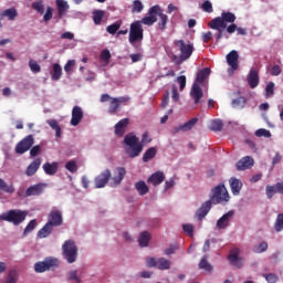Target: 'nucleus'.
I'll return each instance as SVG.
<instances>
[{"label":"nucleus","mask_w":283,"mask_h":283,"mask_svg":"<svg viewBox=\"0 0 283 283\" xmlns=\"http://www.w3.org/2000/svg\"><path fill=\"white\" fill-rule=\"evenodd\" d=\"M227 23H235V14L231 12H222L221 17H217L212 19L208 27L210 30H217L216 42L218 43L220 39L226 36V39H229V35L224 34V30H227Z\"/></svg>","instance_id":"f257e3e1"},{"label":"nucleus","mask_w":283,"mask_h":283,"mask_svg":"<svg viewBox=\"0 0 283 283\" xmlns=\"http://www.w3.org/2000/svg\"><path fill=\"white\" fill-rule=\"evenodd\" d=\"M159 17V21H158ZM158 21V28L161 32L167 30V23L169 22V17L163 12V8L160 6L155 4L149 8L148 15L142 19V23L144 25H154Z\"/></svg>","instance_id":"f03ea898"},{"label":"nucleus","mask_w":283,"mask_h":283,"mask_svg":"<svg viewBox=\"0 0 283 283\" xmlns=\"http://www.w3.org/2000/svg\"><path fill=\"white\" fill-rule=\"evenodd\" d=\"M63 224V212L61 210H51L48 214V222L39 230L38 237L48 238L54 228L62 227Z\"/></svg>","instance_id":"7ed1b4c3"},{"label":"nucleus","mask_w":283,"mask_h":283,"mask_svg":"<svg viewBox=\"0 0 283 283\" xmlns=\"http://www.w3.org/2000/svg\"><path fill=\"white\" fill-rule=\"evenodd\" d=\"M209 74H211V69L209 67H205L197 73L196 82L190 91V96L193 98L195 105H198L202 96H205V92H202L200 85H205V80L209 78Z\"/></svg>","instance_id":"20e7f679"},{"label":"nucleus","mask_w":283,"mask_h":283,"mask_svg":"<svg viewBox=\"0 0 283 283\" xmlns=\"http://www.w3.org/2000/svg\"><path fill=\"white\" fill-rule=\"evenodd\" d=\"M124 143L128 146L126 148V154L129 158H136L143 154V144H140V139L133 133H129L124 137Z\"/></svg>","instance_id":"39448f33"},{"label":"nucleus","mask_w":283,"mask_h":283,"mask_svg":"<svg viewBox=\"0 0 283 283\" xmlns=\"http://www.w3.org/2000/svg\"><path fill=\"white\" fill-rule=\"evenodd\" d=\"M25 218H28V213L21 209H11L0 214V220L3 222H9L14 227H19V224L25 222Z\"/></svg>","instance_id":"423d86ee"},{"label":"nucleus","mask_w":283,"mask_h":283,"mask_svg":"<svg viewBox=\"0 0 283 283\" xmlns=\"http://www.w3.org/2000/svg\"><path fill=\"white\" fill-rule=\"evenodd\" d=\"M62 255L66 260L67 264H74L78 258V247L74 240H66L62 244Z\"/></svg>","instance_id":"0eeeda50"},{"label":"nucleus","mask_w":283,"mask_h":283,"mask_svg":"<svg viewBox=\"0 0 283 283\" xmlns=\"http://www.w3.org/2000/svg\"><path fill=\"white\" fill-rule=\"evenodd\" d=\"M211 193L210 200H208L211 205H226V202L231 200L229 191H227V187H224V185H218L211 190Z\"/></svg>","instance_id":"6e6552de"},{"label":"nucleus","mask_w":283,"mask_h":283,"mask_svg":"<svg viewBox=\"0 0 283 283\" xmlns=\"http://www.w3.org/2000/svg\"><path fill=\"white\" fill-rule=\"evenodd\" d=\"M59 259L56 258H45L43 261H39L34 264L35 273H45L46 271H54V269H59Z\"/></svg>","instance_id":"1a4fd4ad"},{"label":"nucleus","mask_w":283,"mask_h":283,"mask_svg":"<svg viewBox=\"0 0 283 283\" xmlns=\"http://www.w3.org/2000/svg\"><path fill=\"white\" fill-rule=\"evenodd\" d=\"M145 35L143 30V20L133 22L130 24L128 38L130 45H134V43H138V41H143Z\"/></svg>","instance_id":"9d476101"},{"label":"nucleus","mask_w":283,"mask_h":283,"mask_svg":"<svg viewBox=\"0 0 283 283\" xmlns=\"http://www.w3.org/2000/svg\"><path fill=\"white\" fill-rule=\"evenodd\" d=\"M176 48H178L180 54H179V61L180 63H185V61H188V59H191V54H193V44L191 43H185L184 40H176L175 41Z\"/></svg>","instance_id":"9b49d317"},{"label":"nucleus","mask_w":283,"mask_h":283,"mask_svg":"<svg viewBox=\"0 0 283 283\" xmlns=\"http://www.w3.org/2000/svg\"><path fill=\"white\" fill-rule=\"evenodd\" d=\"M226 59L228 65L230 66V69H228V74L231 75L235 70H238V67H240V54H238V51L232 50L227 54Z\"/></svg>","instance_id":"f8f14e48"},{"label":"nucleus","mask_w":283,"mask_h":283,"mask_svg":"<svg viewBox=\"0 0 283 283\" xmlns=\"http://www.w3.org/2000/svg\"><path fill=\"white\" fill-rule=\"evenodd\" d=\"M32 145H34V136L28 135L17 144L15 154H25V151H29L31 149Z\"/></svg>","instance_id":"ddd939ff"},{"label":"nucleus","mask_w":283,"mask_h":283,"mask_svg":"<svg viewBox=\"0 0 283 283\" xmlns=\"http://www.w3.org/2000/svg\"><path fill=\"white\" fill-rule=\"evenodd\" d=\"M112 180V170L105 169L94 179L95 189H103L107 187V182Z\"/></svg>","instance_id":"4468645a"},{"label":"nucleus","mask_w":283,"mask_h":283,"mask_svg":"<svg viewBox=\"0 0 283 283\" xmlns=\"http://www.w3.org/2000/svg\"><path fill=\"white\" fill-rule=\"evenodd\" d=\"M46 188L48 184H35L25 190V197L30 198L32 196H41V193H43V191H45Z\"/></svg>","instance_id":"2eb2a0df"},{"label":"nucleus","mask_w":283,"mask_h":283,"mask_svg":"<svg viewBox=\"0 0 283 283\" xmlns=\"http://www.w3.org/2000/svg\"><path fill=\"white\" fill-rule=\"evenodd\" d=\"M81 120H83V108L81 106H74L72 109L71 125L76 127L81 125Z\"/></svg>","instance_id":"dca6fc26"},{"label":"nucleus","mask_w":283,"mask_h":283,"mask_svg":"<svg viewBox=\"0 0 283 283\" xmlns=\"http://www.w3.org/2000/svg\"><path fill=\"white\" fill-rule=\"evenodd\" d=\"M253 165V158H251L250 156H245L237 163L235 167L238 171H247V169H251Z\"/></svg>","instance_id":"f3484780"},{"label":"nucleus","mask_w":283,"mask_h":283,"mask_svg":"<svg viewBox=\"0 0 283 283\" xmlns=\"http://www.w3.org/2000/svg\"><path fill=\"white\" fill-rule=\"evenodd\" d=\"M248 83L251 87V90H255L258 85H260V73H258V70L251 69L248 74Z\"/></svg>","instance_id":"a211bd4d"},{"label":"nucleus","mask_w":283,"mask_h":283,"mask_svg":"<svg viewBox=\"0 0 283 283\" xmlns=\"http://www.w3.org/2000/svg\"><path fill=\"white\" fill-rule=\"evenodd\" d=\"M212 205L213 203H211L209 200L201 205V207L196 212L198 220H205V218H207V214L209 211H211Z\"/></svg>","instance_id":"6ab92c4d"},{"label":"nucleus","mask_w":283,"mask_h":283,"mask_svg":"<svg viewBox=\"0 0 283 283\" xmlns=\"http://www.w3.org/2000/svg\"><path fill=\"white\" fill-rule=\"evenodd\" d=\"M126 174H127V170H125L124 167L115 168L114 176L112 178L115 187H118V185H120V182H123V180L125 179Z\"/></svg>","instance_id":"aec40b11"},{"label":"nucleus","mask_w":283,"mask_h":283,"mask_svg":"<svg viewBox=\"0 0 283 283\" xmlns=\"http://www.w3.org/2000/svg\"><path fill=\"white\" fill-rule=\"evenodd\" d=\"M56 8H57V21L63 19L65 14H67V10H70V4L65 0H55Z\"/></svg>","instance_id":"412c9836"},{"label":"nucleus","mask_w":283,"mask_h":283,"mask_svg":"<svg viewBox=\"0 0 283 283\" xmlns=\"http://www.w3.org/2000/svg\"><path fill=\"white\" fill-rule=\"evenodd\" d=\"M275 189H276V192H275ZM265 193H266L269 200H271V198H273V196H275V193L283 195V182H277L274 186H266Z\"/></svg>","instance_id":"4be33fe9"},{"label":"nucleus","mask_w":283,"mask_h":283,"mask_svg":"<svg viewBox=\"0 0 283 283\" xmlns=\"http://www.w3.org/2000/svg\"><path fill=\"white\" fill-rule=\"evenodd\" d=\"M148 182H150V185H153L154 187H158V185H163V182H165V172L163 171L154 172L148 178Z\"/></svg>","instance_id":"5701e85b"},{"label":"nucleus","mask_w":283,"mask_h":283,"mask_svg":"<svg viewBox=\"0 0 283 283\" xmlns=\"http://www.w3.org/2000/svg\"><path fill=\"white\" fill-rule=\"evenodd\" d=\"M229 184L233 196H240V191H242V181L235 177H232L229 179Z\"/></svg>","instance_id":"b1692460"},{"label":"nucleus","mask_w":283,"mask_h":283,"mask_svg":"<svg viewBox=\"0 0 283 283\" xmlns=\"http://www.w3.org/2000/svg\"><path fill=\"white\" fill-rule=\"evenodd\" d=\"M234 214L233 210L228 211L226 214H223L218 221L217 227L218 229H227L229 227V222L231 220V217Z\"/></svg>","instance_id":"393cba45"},{"label":"nucleus","mask_w":283,"mask_h":283,"mask_svg":"<svg viewBox=\"0 0 283 283\" xmlns=\"http://www.w3.org/2000/svg\"><path fill=\"white\" fill-rule=\"evenodd\" d=\"M196 123H198V117H193L185 124L176 126L175 132H191V128L196 127Z\"/></svg>","instance_id":"a878e982"},{"label":"nucleus","mask_w":283,"mask_h":283,"mask_svg":"<svg viewBox=\"0 0 283 283\" xmlns=\"http://www.w3.org/2000/svg\"><path fill=\"white\" fill-rule=\"evenodd\" d=\"M129 125V118H123L115 125V134L116 136H125V127Z\"/></svg>","instance_id":"bb28decb"},{"label":"nucleus","mask_w":283,"mask_h":283,"mask_svg":"<svg viewBox=\"0 0 283 283\" xmlns=\"http://www.w3.org/2000/svg\"><path fill=\"white\" fill-rule=\"evenodd\" d=\"M39 167H41V158H35L27 168V176H34L36 171H39Z\"/></svg>","instance_id":"cd10ccee"},{"label":"nucleus","mask_w":283,"mask_h":283,"mask_svg":"<svg viewBox=\"0 0 283 283\" xmlns=\"http://www.w3.org/2000/svg\"><path fill=\"white\" fill-rule=\"evenodd\" d=\"M43 169H44V174H46V176H54V174H56L59 171V164L45 163L43 165Z\"/></svg>","instance_id":"c85d7f7f"},{"label":"nucleus","mask_w":283,"mask_h":283,"mask_svg":"<svg viewBox=\"0 0 283 283\" xmlns=\"http://www.w3.org/2000/svg\"><path fill=\"white\" fill-rule=\"evenodd\" d=\"M0 15H1V19L7 17V19L9 21H14L15 17H19V12L17 11V9L11 8V9H6L4 11H2L0 13Z\"/></svg>","instance_id":"c756f323"},{"label":"nucleus","mask_w":283,"mask_h":283,"mask_svg":"<svg viewBox=\"0 0 283 283\" xmlns=\"http://www.w3.org/2000/svg\"><path fill=\"white\" fill-rule=\"evenodd\" d=\"M61 76H63V67H61V64L54 63L51 78L52 81H60Z\"/></svg>","instance_id":"7c9ffc66"},{"label":"nucleus","mask_w":283,"mask_h":283,"mask_svg":"<svg viewBox=\"0 0 283 283\" xmlns=\"http://www.w3.org/2000/svg\"><path fill=\"white\" fill-rule=\"evenodd\" d=\"M157 269L159 271H169L171 269V262L168 259L159 258L157 259Z\"/></svg>","instance_id":"2f4dec72"},{"label":"nucleus","mask_w":283,"mask_h":283,"mask_svg":"<svg viewBox=\"0 0 283 283\" xmlns=\"http://www.w3.org/2000/svg\"><path fill=\"white\" fill-rule=\"evenodd\" d=\"M156 154H158L156 147L148 148L143 155V161L149 163V160H154V158H156Z\"/></svg>","instance_id":"473e14b6"},{"label":"nucleus","mask_w":283,"mask_h":283,"mask_svg":"<svg viewBox=\"0 0 283 283\" xmlns=\"http://www.w3.org/2000/svg\"><path fill=\"white\" fill-rule=\"evenodd\" d=\"M231 105L235 109H244V107H247V98L244 96H239L238 98L232 99Z\"/></svg>","instance_id":"72a5a7b5"},{"label":"nucleus","mask_w":283,"mask_h":283,"mask_svg":"<svg viewBox=\"0 0 283 283\" xmlns=\"http://www.w3.org/2000/svg\"><path fill=\"white\" fill-rule=\"evenodd\" d=\"M149 240H151V234H149L147 231L142 232L138 239L139 247H149Z\"/></svg>","instance_id":"f704fd0d"},{"label":"nucleus","mask_w":283,"mask_h":283,"mask_svg":"<svg viewBox=\"0 0 283 283\" xmlns=\"http://www.w3.org/2000/svg\"><path fill=\"white\" fill-rule=\"evenodd\" d=\"M222 127H224V123L221 119H212L210 122L209 130L210 132H222Z\"/></svg>","instance_id":"c9c22d12"},{"label":"nucleus","mask_w":283,"mask_h":283,"mask_svg":"<svg viewBox=\"0 0 283 283\" xmlns=\"http://www.w3.org/2000/svg\"><path fill=\"white\" fill-rule=\"evenodd\" d=\"M0 191H4V193H14L15 189H14V185H8V182H6V180L0 178Z\"/></svg>","instance_id":"e433bc0d"},{"label":"nucleus","mask_w":283,"mask_h":283,"mask_svg":"<svg viewBox=\"0 0 283 283\" xmlns=\"http://www.w3.org/2000/svg\"><path fill=\"white\" fill-rule=\"evenodd\" d=\"M135 189L138 191L139 196H145L149 193V187H147V184H145V181H137L135 184Z\"/></svg>","instance_id":"4c0bfd02"},{"label":"nucleus","mask_w":283,"mask_h":283,"mask_svg":"<svg viewBox=\"0 0 283 283\" xmlns=\"http://www.w3.org/2000/svg\"><path fill=\"white\" fill-rule=\"evenodd\" d=\"M105 17V11L103 10H94L93 11V22L95 25H101L103 22V18Z\"/></svg>","instance_id":"58836bf2"},{"label":"nucleus","mask_w":283,"mask_h":283,"mask_svg":"<svg viewBox=\"0 0 283 283\" xmlns=\"http://www.w3.org/2000/svg\"><path fill=\"white\" fill-rule=\"evenodd\" d=\"M228 260L230 264H232V266H237L238 269L242 266V264L240 263V256L238 252H232L231 254H229Z\"/></svg>","instance_id":"ea45409f"},{"label":"nucleus","mask_w":283,"mask_h":283,"mask_svg":"<svg viewBox=\"0 0 283 283\" xmlns=\"http://www.w3.org/2000/svg\"><path fill=\"white\" fill-rule=\"evenodd\" d=\"M46 123L51 129L55 130V136L61 138V126L59 125V122L56 119H49Z\"/></svg>","instance_id":"a19ab883"},{"label":"nucleus","mask_w":283,"mask_h":283,"mask_svg":"<svg viewBox=\"0 0 283 283\" xmlns=\"http://www.w3.org/2000/svg\"><path fill=\"white\" fill-rule=\"evenodd\" d=\"M33 10H36L39 14H43L45 12V4L43 0H38L31 4Z\"/></svg>","instance_id":"79ce46f5"},{"label":"nucleus","mask_w":283,"mask_h":283,"mask_svg":"<svg viewBox=\"0 0 283 283\" xmlns=\"http://www.w3.org/2000/svg\"><path fill=\"white\" fill-rule=\"evenodd\" d=\"M118 107H120V104H118V97H114L109 102L108 114H116V112H118Z\"/></svg>","instance_id":"37998d69"},{"label":"nucleus","mask_w":283,"mask_h":283,"mask_svg":"<svg viewBox=\"0 0 283 283\" xmlns=\"http://www.w3.org/2000/svg\"><path fill=\"white\" fill-rule=\"evenodd\" d=\"M109 59H112V53L109 52V50H107V49L103 50L99 55V61L105 63V65H108Z\"/></svg>","instance_id":"c03bdc74"},{"label":"nucleus","mask_w":283,"mask_h":283,"mask_svg":"<svg viewBox=\"0 0 283 283\" xmlns=\"http://www.w3.org/2000/svg\"><path fill=\"white\" fill-rule=\"evenodd\" d=\"M274 229L277 233H280V231H283V213L277 214L276 220L274 222Z\"/></svg>","instance_id":"a18cd8bd"},{"label":"nucleus","mask_w":283,"mask_h":283,"mask_svg":"<svg viewBox=\"0 0 283 283\" xmlns=\"http://www.w3.org/2000/svg\"><path fill=\"white\" fill-rule=\"evenodd\" d=\"M209 256L205 255L200 262H199V268L202 269L203 271H211L213 268L210 265L209 261H207Z\"/></svg>","instance_id":"49530a36"},{"label":"nucleus","mask_w":283,"mask_h":283,"mask_svg":"<svg viewBox=\"0 0 283 283\" xmlns=\"http://www.w3.org/2000/svg\"><path fill=\"white\" fill-rule=\"evenodd\" d=\"M254 136H256V138H271V130L260 128L255 130Z\"/></svg>","instance_id":"de8ad7c7"},{"label":"nucleus","mask_w":283,"mask_h":283,"mask_svg":"<svg viewBox=\"0 0 283 283\" xmlns=\"http://www.w3.org/2000/svg\"><path fill=\"white\" fill-rule=\"evenodd\" d=\"M142 10H145V6L143 4V2L140 0L133 1L132 12L140 13Z\"/></svg>","instance_id":"09e8293b"},{"label":"nucleus","mask_w":283,"mask_h":283,"mask_svg":"<svg viewBox=\"0 0 283 283\" xmlns=\"http://www.w3.org/2000/svg\"><path fill=\"white\" fill-rule=\"evenodd\" d=\"M29 67L33 74H39L41 72V65L35 60H30L29 61Z\"/></svg>","instance_id":"8fccbe9b"},{"label":"nucleus","mask_w":283,"mask_h":283,"mask_svg":"<svg viewBox=\"0 0 283 283\" xmlns=\"http://www.w3.org/2000/svg\"><path fill=\"white\" fill-rule=\"evenodd\" d=\"M34 229H36V219L31 220V221L27 224L23 234H24V235H28V233H32V232L34 231Z\"/></svg>","instance_id":"3c124183"},{"label":"nucleus","mask_w":283,"mask_h":283,"mask_svg":"<svg viewBox=\"0 0 283 283\" xmlns=\"http://www.w3.org/2000/svg\"><path fill=\"white\" fill-rule=\"evenodd\" d=\"M117 30H120V22H115L106 28L108 34H116Z\"/></svg>","instance_id":"603ef678"},{"label":"nucleus","mask_w":283,"mask_h":283,"mask_svg":"<svg viewBox=\"0 0 283 283\" xmlns=\"http://www.w3.org/2000/svg\"><path fill=\"white\" fill-rule=\"evenodd\" d=\"M65 169H67V171H71V174H76L77 171V166H76V161L75 160H70L65 164Z\"/></svg>","instance_id":"864d4df0"},{"label":"nucleus","mask_w":283,"mask_h":283,"mask_svg":"<svg viewBox=\"0 0 283 283\" xmlns=\"http://www.w3.org/2000/svg\"><path fill=\"white\" fill-rule=\"evenodd\" d=\"M201 9L203 10V12H208L209 14H211V12H213V4L211 3V1L206 0L201 4Z\"/></svg>","instance_id":"5fc2aeb1"},{"label":"nucleus","mask_w":283,"mask_h":283,"mask_svg":"<svg viewBox=\"0 0 283 283\" xmlns=\"http://www.w3.org/2000/svg\"><path fill=\"white\" fill-rule=\"evenodd\" d=\"M146 266H148V269H157L158 260H156V258H151V256L147 258Z\"/></svg>","instance_id":"6e6d98bb"},{"label":"nucleus","mask_w":283,"mask_h":283,"mask_svg":"<svg viewBox=\"0 0 283 283\" xmlns=\"http://www.w3.org/2000/svg\"><path fill=\"white\" fill-rule=\"evenodd\" d=\"M67 280H73L75 283H81V279L78 277V272L76 270H72L71 272H69Z\"/></svg>","instance_id":"4d7b16f0"},{"label":"nucleus","mask_w":283,"mask_h":283,"mask_svg":"<svg viewBox=\"0 0 283 283\" xmlns=\"http://www.w3.org/2000/svg\"><path fill=\"white\" fill-rule=\"evenodd\" d=\"M182 230L185 233H187V235H189V238H193V224H184Z\"/></svg>","instance_id":"13d9d810"},{"label":"nucleus","mask_w":283,"mask_h":283,"mask_svg":"<svg viewBox=\"0 0 283 283\" xmlns=\"http://www.w3.org/2000/svg\"><path fill=\"white\" fill-rule=\"evenodd\" d=\"M52 12H54V9H52V7H48L46 12L43 15V21H45V23H48V21H52V17H53Z\"/></svg>","instance_id":"bf43d9fd"},{"label":"nucleus","mask_w":283,"mask_h":283,"mask_svg":"<svg viewBox=\"0 0 283 283\" xmlns=\"http://www.w3.org/2000/svg\"><path fill=\"white\" fill-rule=\"evenodd\" d=\"M266 96H273L275 92V83L270 82L265 87Z\"/></svg>","instance_id":"052dcab7"},{"label":"nucleus","mask_w":283,"mask_h":283,"mask_svg":"<svg viewBox=\"0 0 283 283\" xmlns=\"http://www.w3.org/2000/svg\"><path fill=\"white\" fill-rule=\"evenodd\" d=\"M177 83H179V90L182 92V90H185V87L187 85V77L185 75H180L177 78Z\"/></svg>","instance_id":"680f3d73"},{"label":"nucleus","mask_w":283,"mask_h":283,"mask_svg":"<svg viewBox=\"0 0 283 283\" xmlns=\"http://www.w3.org/2000/svg\"><path fill=\"white\" fill-rule=\"evenodd\" d=\"M40 154H41V146H39V145L33 146V147L31 148V150H30V156H31L32 158H35V156H38V155H40Z\"/></svg>","instance_id":"e2e57ef3"},{"label":"nucleus","mask_w":283,"mask_h":283,"mask_svg":"<svg viewBox=\"0 0 283 283\" xmlns=\"http://www.w3.org/2000/svg\"><path fill=\"white\" fill-rule=\"evenodd\" d=\"M76 65V61L69 60L66 64L64 65V72H72V69Z\"/></svg>","instance_id":"0e129e2a"},{"label":"nucleus","mask_w":283,"mask_h":283,"mask_svg":"<svg viewBox=\"0 0 283 283\" xmlns=\"http://www.w3.org/2000/svg\"><path fill=\"white\" fill-rule=\"evenodd\" d=\"M171 92H172V101L175 102L180 101V93H178V87H176V85L171 86Z\"/></svg>","instance_id":"69168bd1"},{"label":"nucleus","mask_w":283,"mask_h":283,"mask_svg":"<svg viewBox=\"0 0 283 283\" xmlns=\"http://www.w3.org/2000/svg\"><path fill=\"white\" fill-rule=\"evenodd\" d=\"M160 105L161 107H167L169 105V91H165Z\"/></svg>","instance_id":"338daca9"},{"label":"nucleus","mask_w":283,"mask_h":283,"mask_svg":"<svg viewBox=\"0 0 283 283\" xmlns=\"http://www.w3.org/2000/svg\"><path fill=\"white\" fill-rule=\"evenodd\" d=\"M264 277H265L266 282H269V283L277 282V275H275V274H272V273L265 274Z\"/></svg>","instance_id":"774afa93"}]
</instances>
